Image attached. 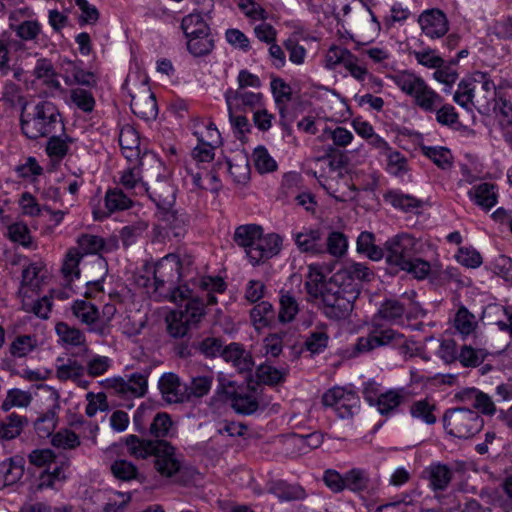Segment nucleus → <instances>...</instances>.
<instances>
[{
    "label": "nucleus",
    "mask_w": 512,
    "mask_h": 512,
    "mask_svg": "<svg viewBox=\"0 0 512 512\" xmlns=\"http://www.w3.org/2000/svg\"><path fill=\"white\" fill-rule=\"evenodd\" d=\"M305 288L311 297L321 299L323 313L329 319H346L353 310L356 295L349 294L347 289L331 278L326 280V276L316 267H309Z\"/></svg>",
    "instance_id": "obj_1"
},
{
    "label": "nucleus",
    "mask_w": 512,
    "mask_h": 512,
    "mask_svg": "<svg viewBox=\"0 0 512 512\" xmlns=\"http://www.w3.org/2000/svg\"><path fill=\"white\" fill-rule=\"evenodd\" d=\"M130 456L136 459L154 457V468L163 477L171 478L182 468L183 455L167 440H151L131 434L124 438Z\"/></svg>",
    "instance_id": "obj_2"
},
{
    "label": "nucleus",
    "mask_w": 512,
    "mask_h": 512,
    "mask_svg": "<svg viewBox=\"0 0 512 512\" xmlns=\"http://www.w3.org/2000/svg\"><path fill=\"white\" fill-rule=\"evenodd\" d=\"M233 239L238 246L244 248L250 263L254 266L276 256L282 244L278 234L270 233L263 236L261 226L256 224L237 227Z\"/></svg>",
    "instance_id": "obj_3"
},
{
    "label": "nucleus",
    "mask_w": 512,
    "mask_h": 512,
    "mask_svg": "<svg viewBox=\"0 0 512 512\" xmlns=\"http://www.w3.org/2000/svg\"><path fill=\"white\" fill-rule=\"evenodd\" d=\"M20 124L23 134L31 140L48 137L54 132H63L64 129L61 114L51 101L38 102L32 112L22 114Z\"/></svg>",
    "instance_id": "obj_4"
},
{
    "label": "nucleus",
    "mask_w": 512,
    "mask_h": 512,
    "mask_svg": "<svg viewBox=\"0 0 512 512\" xmlns=\"http://www.w3.org/2000/svg\"><path fill=\"white\" fill-rule=\"evenodd\" d=\"M443 426L449 435L468 439L482 430L484 420L475 410L451 408L443 415Z\"/></svg>",
    "instance_id": "obj_5"
},
{
    "label": "nucleus",
    "mask_w": 512,
    "mask_h": 512,
    "mask_svg": "<svg viewBox=\"0 0 512 512\" xmlns=\"http://www.w3.org/2000/svg\"><path fill=\"white\" fill-rule=\"evenodd\" d=\"M422 242L412 234L402 232L385 242V259L388 265L401 269L407 266L414 256L422 252Z\"/></svg>",
    "instance_id": "obj_6"
},
{
    "label": "nucleus",
    "mask_w": 512,
    "mask_h": 512,
    "mask_svg": "<svg viewBox=\"0 0 512 512\" xmlns=\"http://www.w3.org/2000/svg\"><path fill=\"white\" fill-rule=\"evenodd\" d=\"M405 337L397 330L372 319L366 336H361L355 344V353H366L384 346H403Z\"/></svg>",
    "instance_id": "obj_7"
},
{
    "label": "nucleus",
    "mask_w": 512,
    "mask_h": 512,
    "mask_svg": "<svg viewBox=\"0 0 512 512\" xmlns=\"http://www.w3.org/2000/svg\"><path fill=\"white\" fill-rule=\"evenodd\" d=\"M204 313V303L202 300H190L185 304L184 309L172 311L166 317L168 334L174 338L187 336L192 328L197 327Z\"/></svg>",
    "instance_id": "obj_8"
},
{
    "label": "nucleus",
    "mask_w": 512,
    "mask_h": 512,
    "mask_svg": "<svg viewBox=\"0 0 512 512\" xmlns=\"http://www.w3.org/2000/svg\"><path fill=\"white\" fill-rule=\"evenodd\" d=\"M415 297V291L405 292L402 295L403 299L410 302L408 307L397 299L384 300L372 319L377 320L378 322L384 320L391 324H397L402 322L404 315H406L407 319L417 318L419 313L422 312V309L420 305L414 301Z\"/></svg>",
    "instance_id": "obj_9"
},
{
    "label": "nucleus",
    "mask_w": 512,
    "mask_h": 512,
    "mask_svg": "<svg viewBox=\"0 0 512 512\" xmlns=\"http://www.w3.org/2000/svg\"><path fill=\"white\" fill-rule=\"evenodd\" d=\"M330 278L347 289L349 294L357 296L360 284L362 282H370L374 278V273L365 264L352 263L337 271Z\"/></svg>",
    "instance_id": "obj_10"
},
{
    "label": "nucleus",
    "mask_w": 512,
    "mask_h": 512,
    "mask_svg": "<svg viewBox=\"0 0 512 512\" xmlns=\"http://www.w3.org/2000/svg\"><path fill=\"white\" fill-rule=\"evenodd\" d=\"M26 46L22 41H16L11 34L4 31L0 34V76L13 73V78L18 82L23 80L24 70L21 67L11 65L12 55L24 51Z\"/></svg>",
    "instance_id": "obj_11"
},
{
    "label": "nucleus",
    "mask_w": 512,
    "mask_h": 512,
    "mask_svg": "<svg viewBox=\"0 0 512 512\" xmlns=\"http://www.w3.org/2000/svg\"><path fill=\"white\" fill-rule=\"evenodd\" d=\"M73 315L84 325L90 333H95L101 337L110 334V326L107 322H99V310L91 302L85 300H76L72 305Z\"/></svg>",
    "instance_id": "obj_12"
},
{
    "label": "nucleus",
    "mask_w": 512,
    "mask_h": 512,
    "mask_svg": "<svg viewBox=\"0 0 512 512\" xmlns=\"http://www.w3.org/2000/svg\"><path fill=\"white\" fill-rule=\"evenodd\" d=\"M181 276V261L176 254H168L155 264L153 278L155 291L165 284L173 286Z\"/></svg>",
    "instance_id": "obj_13"
},
{
    "label": "nucleus",
    "mask_w": 512,
    "mask_h": 512,
    "mask_svg": "<svg viewBox=\"0 0 512 512\" xmlns=\"http://www.w3.org/2000/svg\"><path fill=\"white\" fill-rule=\"evenodd\" d=\"M60 72L66 85H82L92 87L96 85L94 73L85 71L83 62L80 60H71L62 58L60 60Z\"/></svg>",
    "instance_id": "obj_14"
},
{
    "label": "nucleus",
    "mask_w": 512,
    "mask_h": 512,
    "mask_svg": "<svg viewBox=\"0 0 512 512\" xmlns=\"http://www.w3.org/2000/svg\"><path fill=\"white\" fill-rule=\"evenodd\" d=\"M140 187L145 189L149 198L155 203L158 213L174 206L176 188L166 178H157L150 186L144 187V184H141Z\"/></svg>",
    "instance_id": "obj_15"
},
{
    "label": "nucleus",
    "mask_w": 512,
    "mask_h": 512,
    "mask_svg": "<svg viewBox=\"0 0 512 512\" xmlns=\"http://www.w3.org/2000/svg\"><path fill=\"white\" fill-rule=\"evenodd\" d=\"M224 98L227 104L228 112L239 111H255L259 107H262V94L248 92L240 89L229 88Z\"/></svg>",
    "instance_id": "obj_16"
},
{
    "label": "nucleus",
    "mask_w": 512,
    "mask_h": 512,
    "mask_svg": "<svg viewBox=\"0 0 512 512\" xmlns=\"http://www.w3.org/2000/svg\"><path fill=\"white\" fill-rule=\"evenodd\" d=\"M418 23L422 32L431 39L441 38L449 29L445 13L437 8L423 11L418 17Z\"/></svg>",
    "instance_id": "obj_17"
},
{
    "label": "nucleus",
    "mask_w": 512,
    "mask_h": 512,
    "mask_svg": "<svg viewBox=\"0 0 512 512\" xmlns=\"http://www.w3.org/2000/svg\"><path fill=\"white\" fill-rule=\"evenodd\" d=\"M292 239L301 253L324 254L323 231L319 228L303 227L301 231H293Z\"/></svg>",
    "instance_id": "obj_18"
},
{
    "label": "nucleus",
    "mask_w": 512,
    "mask_h": 512,
    "mask_svg": "<svg viewBox=\"0 0 512 512\" xmlns=\"http://www.w3.org/2000/svg\"><path fill=\"white\" fill-rule=\"evenodd\" d=\"M148 372H135L129 375L127 380L121 377L109 380L111 386L120 394H131L134 397H143L148 388Z\"/></svg>",
    "instance_id": "obj_19"
},
{
    "label": "nucleus",
    "mask_w": 512,
    "mask_h": 512,
    "mask_svg": "<svg viewBox=\"0 0 512 512\" xmlns=\"http://www.w3.org/2000/svg\"><path fill=\"white\" fill-rule=\"evenodd\" d=\"M158 388L165 402L169 404L183 403L187 401L185 384L174 373L163 374L158 381Z\"/></svg>",
    "instance_id": "obj_20"
},
{
    "label": "nucleus",
    "mask_w": 512,
    "mask_h": 512,
    "mask_svg": "<svg viewBox=\"0 0 512 512\" xmlns=\"http://www.w3.org/2000/svg\"><path fill=\"white\" fill-rule=\"evenodd\" d=\"M469 199L484 211H489L498 203V187L494 183L482 182L468 191Z\"/></svg>",
    "instance_id": "obj_21"
},
{
    "label": "nucleus",
    "mask_w": 512,
    "mask_h": 512,
    "mask_svg": "<svg viewBox=\"0 0 512 512\" xmlns=\"http://www.w3.org/2000/svg\"><path fill=\"white\" fill-rule=\"evenodd\" d=\"M221 356L226 362H230L239 373L249 372L254 366L250 352L246 351L243 345L236 342L227 345L222 350Z\"/></svg>",
    "instance_id": "obj_22"
},
{
    "label": "nucleus",
    "mask_w": 512,
    "mask_h": 512,
    "mask_svg": "<svg viewBox=\"0 0 512 512\" xmlns=\"http://www.w3.org/2000/svg\"><path fill=\"white\" fill-rule=\"evenodd\" d=\"M158 219L164 224L174 237H182L186 233L189 216L182 210L169 208L161 213H157Z\"/></svg>",
    "instance_id": "obj_23"
},
{
    "label": "nucleus",
    "mask_w": 512,
    "mask_h": 512,
    "mask_svg": "<svg viewBox=\"0 0 512 512\" xmlns=\"http://www.w3.org/2000/svg\"><path fill=\"white\" fill-rule=\"evenodd\" d=\"M175 433L176 428L174 422L168 413H154L147 431V435L151 437V440H165L164 438L173 437Z\"/></svg>",
    "instance_id": "obj_24"
},
{
    "label": "nucleus",
    "mask_w": 512,
    "mask_h": 512,
    "mask_svg": "<svg viewBox=\"0 0 512 512\" xmlns=\"http://www.w3.org/2000/svg\"><path fill=\"white\" fill-rule=\"evenodd\" d=\"M407 401V394L404 389H390L380 395L374 406L381 415L389 416L394 414L398 407Z\"/></svg>",
    "instance_id": "obj_25"
},
{
    "label": "nucleus",
    "mask_w": 512,
    "mask_h": 512,
    "mask_svg": "<svg viewBox=\"0 0 512 512\" xmlns=\"http://www.w3.org/2000/svg\"><path fill=\"white\" fill-rule=\"evenodd\" d=\"M55 331L63 345L72 347L83 346L85 353L90 351L86 344L85 333L82 330L70 326L66 322H58L55 326Z\"/></svg>",
    "instance_id": "obj_26"
},
{
    "label": "nucleus",
    "mask_w": 512,
    "mask_h": 512,
    "mask_svg": "<svg viewBox=\"0 0 512 512\" xmlns=\"http://www.w3.org/2000/svg\"><path fill=\"white\" fill-rule=\"evenodd\" d=\"M268 491L282 502L303 500L307 496L302 486L299 484H289L283 480L272 482Z\"/></svg>",
    "instance_id": "obj_27"
},
{
    "label": "nucleus",
    "mask_w": 512,
    "mask_h": 512,
    "mask_svg": "<svg viewBox=\"0 0 512 512\" xmlns=\"http://www.w3.org/2000/svg\"><path fill=\"white\" fill-rule=\"evenodd\" d=\"M423 473L429 480V486L434 490H445L452 480L453 472L445 464L433 463Z\"/></svg>",
    "instance_id": "obj_28"
},
{
    "label": "nucleus",
    "mask_w": 512,
    "mask_h": 512,
    "mask_svg": "<svg viewBox=\"0 0 512 512\" xmlns=\"http://www.w3.org/2000/svg\"><path fill=\"white\" fill-rule=\"evenodd\" d=\"M130 107L136 116L144 120L155 119L158 113L157 102L153 93L138 97L133 96Z\"/></svg>",
    "instance_id": "obj_29"
},
{
    "label": "nucleus",
    "mask_w": 512,
    "mask_h": 512,
    "mask_svg": "<svg viewBox=\"0 0 512 512\" xmlns=\"http://www.w3.org/2000/svg\"><path fill=\"white\" fill-rule=\"evenodd\" d=\"M231 406L238 414L250 415L259 408L253 391H234L229 395Z\"/></svg>",
    "instance_id": "obj_30"
},
{
    "label": "nucleus",
    "mask_w": 512,
    "mask_h": 512,
    "mask_svg": "<svg viewBox=\"0 0 512 512\" xmlns=\"http://www.w3.org/2000/svg\"><path fill=\"white\" fill-rule=\"evenodd\" d=\"M63 361V358H57L56 365V377L61 382H66L68 380L73 382H79L81 378L85 374V367L76 359L68 358L65 363L60 362Z\"/></svg>",
    "instance_id": "obj_31"
},
{
    "label": "nucleus",
    "mask_w": 512,
    "mask_h": 512,
    "mask_svg": "<svg viewBox=\"0 0 512 512\" xmlns=\"http://www.w3.org/2000/svg\"><path fill=\"white\" fill-rule=\"evenodd\" d=\"M412 98L418 107L427 112L435 111V108L443 102V98L430 88L425 81L416 89Z\"/></svg>",
    "instance_id": "obj_32"
},
{
    "label": "nucleus",
    "mask_w": 512,
    "mask_h": 512,
    "mask_svg": "<svg viewBox=\"0 0 512 512\" xmlns=\"http://www.w3.org/2000/svg\"><path fill=\"white\" fill-rule=\"evenodd\" d=\"M356 250L372 261H379L385 255V247L381 248L375 244V235L369 231H363L359 234L356 241Z\"/></svg>",
    "instance_id": "obj_33"
},
{
    "label": "nucleus",
    "mask_w": 512,
    "mask_h": 512,
    "mask_svg": "<svg viewBox=\"0 0 512 512\" xmlns=\"http://www.w3.org/2000/svg\"><path fill=\"white\" fill-rule=\"evenodd\" d=\"M9 27L16 34V41H22L25 46L26 42L37 43L42 32L41 24L37 20H25L18 24L10 22Z\"/></svg>",
    "instance_id": "obj_34"
},
{
    "label": "nucleus",
    "mask_w": 512,
    "mask_h": 512,
    "mask_svg": "<svg viewBox=\"0 0 512 512\" xmlns=\"http://www.w3.org/2000/svg\"><path fill=\"white\" fill-rule=\"evenodd\" d=\"M22 459L10 458L0 463V485L10 486L17 483L23 476Z\"/></svg>",
    "instance_id": "obj_35"
},
{
    "label": "nucleus",
    "mask_w": 512,
    "mask_h": 512,
    "mask_svg": "<svg viewBox=\"0 0 512 512\" xmlns=\"http://www.w3.org/2000/svg\"><path fill=\"white\" fill-rule=\"evenodd\" d=\"M386 202L390 203L394 208L400 209L403 212H415L421 207L422 201L409 195L403 194L399 191H388L384 194Z\"/></svg>",
    "instance_id": "obj_36"
},
{
    "label": "nucleus",
    "mask_w": 512,
    "mask_h": 512,
    "mask_svg": "<svg viewBox=\"0 0 512 512\" xmlns=\"http://www.w3.org/2000/svg\"><path fill=\"white\" fill-rule=\"evenodd\" d=\"M49 139L46 144V152L51 158H55L58 160L63 159L68 151H69V144L74 142V139L71 138L68 134L65 132V128L63 129V132H61L59 135H49Z\"/></svg>",
    "instance_id": "obj_37"
},
{
    "label": "nucleus",
    "mask_w": 512,
    "mask_h": 512,
    "mask_svg": "<svg viewBox=\"0 0 512 512\" xmlns=\"http://www.w3.org/2000/svg\"><path fill=\"white\" fill-rule=\"evenodd\" d=\"M27 422L26 417L11 413L4 420H0V438L4 440L16 438L21 434Z\"/></svg>",
    "instance_id": "obj_38"
},
{
    "label": "nucleus",
    "mask_w": 512,
    "mask_h": 512,
    "mask_svg": "<svg viewBox=\"0 0 512 512\" xmlns=\"http://www.w3.org/2000/svg\"><path fill=\"white\" fill-rule=\"evenodd\" d=\"M489 352L484 348L473 347L472 344H464L459 349V362L463 367L474 368L484 362Z\"/></svg>",
    "instance_id": "obj_39"
},
{
    "label": "nucleus",
    "mask_w": 512,
    "mask_h": 512,
    "mask_svg": "<svg viewBox=\"0 0 512 512\" xmlns=\"http://www.w3.org/2000/svg\"><path fill=\"white\" fill-rule=\"evenodd\" d=\"M181 29L183 30L186 38L198 35H207L210 32V27L203 19L200 13H190L183 17L181 21Z\"/></svg>",
    "instance_id": "obj_40"
},
{
    "label": "nucleus",
    "mask_w": 512,
    "mask_h": 512,
    "mask_svg": "<svg viewBox=\"0 0 512 512\" xmlns=\"http://www.w3.org/2000/svg\"><path fill=\"white\" fill-rule=\"evenodd\" d=\"M420 150L423 155L443 170L449 169L453 164V156L446 147L421 145Z\"/></svg>",
    "instance_id": "obj_41"
},
{
    "label": "nucleus",
    "mask_w": 512,
    "mask_h": 512,
    "mask_svg": "<svg viewBox=\"0 0 512 512\" xmlns=\"http://www.w3.org/2000/svg\"><path fill=\"white\" fill-rule=\"evenodd\" d=\"M390 79L403 93L410 97L415 94L416 89L424 81L420 76L408 70L391 75Z\"/></svg>",
    "instance_id": "obj_42"
},
{
    "label": "nucleus",
    "mask_w": 512,
    "mask_h": 512,
    "mask_svg": "<svg viewBox=\"0 0 512 512\" xmlns=\"http://www.w3.org/2000/svg\"><path fill=\"white\" fill-rule=\"evenodd\" d=\"M276 312L268 301H262L250 311V318L257 329L269 326L275 319Z\"/></svg>",
    "instance_id": "obj_43"
},
{
    "label": "nucleus",
    "mask_w": 512,
    "mask_h": 512,
    "mask_svg": "<svg viewBox=\"0 0 512 512\" xmlns=\"http://www.w3.org/2000/svg\"><path fill=\"white\" fill-rule=\"evenodd\" d=\"M289 369L275 368L269 364H261L256 369V377L259 382L266 385H277L285 381Z\"/></svg>",
    "instance_id": "obj_44"
},
{
    "label": "nucleus",
    "mask_w": 512,
    "mask_h": 512,
    "mask_svg": "<svg viewBox=\"0 0 512 512\" xmlns=\"http://www.w3.org/2000/svg\"><path fill=\"white\" fill-rule=\"evenodd\" d=\"M196 284L207 292L206 302H203L204 306L217 304V297L214 293H223L226 290V283L220 277H202L197 280Z\"/></svg>",
    "instance_id": "obj_45"
},
{
    "label": "nucleus",
    "mask_w": 512,
    "mask_h": 512,
    "mask_svg": "<svg viewBox=\"0 0 512 512\" xmlns=\"http://www.w3.org/2000/svg\"><path fill=\"white\" fill-rule=\"evenodd\" d=\"M131 206L132 200L122 190L114 188L106 192L105 207L107 213H105V216H109L116 211L126 210Z\"/></svg>",
    "instance_id": "obj_46"
},
{
    "label": "nucleus",
    "mask_w": 512,
    "mask_h": 512,
    "mask_svg": "<svg viewBox=\"0 0 512 512\" xmlns=\"http://www.w3.org/2000/svg\"><path fill=\"white\" fill-rule=\"evenodd\" d=\"M213 376L202 375L192 377L189 384H185V394H187V401L192 398H202L206 396L212 387Z\"/></svg>",
    "instance_id": "obj_47"
},
{
    "label": "nucleus",
    "mask_w": 512,
    "mask_h": 512,
    "mask_svg": "<svg viewBox=\"0 0 512 512\" xmlns=\"http://www.w3.org/2000/svg\"><path fill=\"white\" fill-rule=\"evenodd\" d=\"M279 304V321L281 323H289L293 321L299 312V305L296 298L289 292L281 291Z\"/></svg>",
    "instance_id": "obj_48"
},
{
    "label": "nucleus",
    "mask_w": 512,
    "mask_h": 512,
    "mask_svg": "<svg viewBox=\"0 0 512 512\" xmlns=\"http://www.w3.org/2000/svg\"><path fill=\"white\" fill-rule=\"evenodd\" d=\"M214 47V39L210 33L187 38V49L195 57L210 54Z\"/></svg>",
    "instance_id": "obj_49"
},
{
    "label": "nucleus",
    "mask_w": 512,
    "mask_h": 512,
    "mask_svg": "<svg viewBox=\"0 0 512 512\" xmlns=\"http://www.w3.org/2000/svg\"><path fill=\"white\" fill-rule=\"evenodd\" d=\"M345 489L352 492H362L368 488L369 475L360 468H353L344 474Z\"/></svg>",
    "instance_id": "obj_50"
},
{
    "label": "nucleus",
    "mask_w": 512,
    "mask_h": 512,
    "mask_svg": "<svg viewBox=\"0 0 512 512\" xmlns=\"http://www.w3.org/2000/svg\"><path fill=\"white\" fill-rule=\"evenodd\" d=\"M434 410V404H431L427 399H421L411 404L409 412L413 418L420 419L427 425H433L437 421Z\"/></svg>",
    "instance_id": "obj_51"
},
{
    "label": "nucleus",
    "mask_w": 512,
    "mask_h": 512,
    "mask_svg": "<svg viewBox=\"0 0 512 512\" xmlns=\"http://www.w3.org/2000/svg\"><path fill=\"white\" fill-rule=\"evenodd\" d=\"M454 326L462 336L467 337L475 331L477 321L475 320L474 314L465 306H461L456 312Z\"/></svg>",
    "instance_id": "obj_52"
},
{
    "label": "nucleus",
    "mask_w": 512,
    "mask_h": 512,
    "mask_svg": "<svg viewBox=\"0 0 512 512\" xmlns=\"http://www.w3.org/2000/svg\"><path fill=\"white\" fill-rule=\"evenodd\" d=\"M348 248L346 236L339 231H332L324 240V253H329L334 257L343 256Z\"/></svg>",
    "instance_id": "obj_53"
},
{
    "label": "nucleus",
    "mask_w": 512,
    "mask_h": 512,
    "mask_svg": "<svg viewBox=\"0 0 512 512\" xmlns=\"http://www.w3.org/2000/svg\"><path fill=\"white\" fill-rule=\"evenodd\" d=\"M37 347V340L31 335L17 336L10 344L9 351L13 357L22 358L27 356Z\"/></svg>",
    "instance_id": "obj_54"
},
{
    "label": "nucleus",
    "mask_w": 512,
    "mask_h": 512,
    "mask_svg": "<svg viewBox=\"0 0 512 512\" xmlns=\"http://www.w3.org/2000/svg\"><path fill=\"white\" fill-rule=\"evenodd\" d=\"M148 224L144 221H137L132 224L124 226L120 230V240L124 247H129L136 243V241L147 230Z\"/></svg>",
    "instance_id": "obj_55"
},
{
    "label": "nucleus",
    "mask_w": 512,
    "mask_h": 512,
    "mask_svg": "<svg viewBox=\"0 0 512 512\" xmlns=\"http://www.w3.org/2000/svg\"><path fill=\"white\" fill-rule=\"evenodd\" d=\"M387 171L394 176L401 177L409 171L407 158L399 151L390 150L386 155Z\"/></svg>",
    "instance_id": "obj_56"
},
{
    "label": "nucleus",
    "mask_w": 512,
    "mask_h": 512,
    "mask_svg": "<svg viewBox=\"0 0 512 512\" xmlns=\"http://www.w3.org/2000/svg\"><path fill=\"white\" fill-rule=\"evenodd\" d=\"M359 410L360 398L354 391H352L351 393H348L346 398L342 400V403L336 407L335 412L339 418L349 419L357 414Z\"/></svg>",
    "instance_id": "obj_57"
},
{
    "label": "nucleus",
    "mask_w": 512,
    "mask_h": 512,
    "mask_svg": "<svg viewBox=\"0 0 512 512\" xmlns=\"http://www.w3.org/2000/svg\"><path fill=\"white\" fill-rule=\"evenodd\" d=\"M253 161L260 173L273 172L277 169L276 161L270 156L264 146H258L253 151Z\"/></svg>",
    "instance_id": "obj_58"
},
{
    "label": "nucleus",
    "mask_w": 512,
    "mask_h": 512,
    "mask_svg": "<svg viewBox=\"0 0 512 512\" xmlns=\"http://www.w3.org/2000/svg\"><path fill=\"white\" fill-rule=\"evenodd\" d=\"M476 79H462L460 83L458 84V89L454 94V101L462 106L467 108L470 103H472L473 97H474V90L475 86L474 83H476Z\"/></svg>",
    "instance_id": "obj_59"
},
{
    "label": "nucleus",
    "mask_w": 512,
    "mask_h": 512,
    "mask_svg": "<svg viewBox=\"0 0 512 512\" xmlns=\"http://www.w3.org/2000/svg\"><path fill=\"white\" fill-rule=\"evenodd\" d=\"M153 416L154 412L149 406L141 405L136 409L133 416V425L135 430L141 434L140 437L146 438L145 436H147L149 423L152 421Z\"/></svg>",
    "instance_id": "obj_60"
},
{
    "label": "nucleus",
    "mask_w": 512,
    "mask_h": 512,
    "mask_svg": "<svg viewBox=\"0 0 512 512\" xmlns=\"http://www.w3.org/2000/svg\"><path fill=\"white\" fill-rule=\"evenodd\" d=\"M78 247H76L82 254V257L87 254H96L103 249L105 242L103 238L91 235L83 234L77 239Z\"/></svg>",
    "instance_id": "obj_61"
},
{
    "label": "nucleus",
    "mask_w": 512,
    "mask_h": 512,
    "mask_svg": "<svg viewBox=\"0 0 512 512\" xmlns=\"http://www.w3.org/2000/svg\"><path fill=\"white\" fill-rule=\"evenodd\" d=\"M112 365V360L107 356L95 354L86 363L85 372L91 377H99L105 374Z\"/></svg>",
    "instance_id": "obj_62"
},
{
    "label": "nucleus",
    "mask_w": 512,
    "mask_h": 512,
    "mask_svg": "<svg viewBox=\"0 0 512 512\" xmlns=\"http://www.w3.org/2000/svg\"><path fill=\"white\" fill-rule=\"evenodd\" d=\"M70 99L71 102L83 112L90 113L94 109L95 99L92 93L85 89H72L70 92Z\"/></svg>",
    "instance_id": "obj_63"
},
{
    "label": "nucleus",
    "mask_w": 512,
    "mask_h": 512,
    "mask_svg": "<svg viewBox=\"0 0 512 512\" xmlns=\"http://www.w3.org/2000/svg\"><path fill=\"white\" fill-rule=\"evenodd\" d=\"M110 469L112 474L122 481L135 479L138 474L137 467L132 462L124 459L116 460Z\"/></svg>",
    "instance_id": "obj_64"
}]
</instances>
